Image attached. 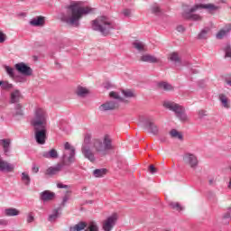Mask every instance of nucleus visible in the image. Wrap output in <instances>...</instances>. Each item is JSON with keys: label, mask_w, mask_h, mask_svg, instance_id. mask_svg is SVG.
<instances>
[{"label": "nucleus", "mask_w": 231, "mask_h": 231, "mask_svg": "<svg viewBox=\"0 0 231 231\" xmlns=\"http://www.w3.org/2000/svg\"><path fill=\"white\" fill-rule=\"evenodd\" d=\"M88 14H91V8L83 7L80 2H74L67 6V13L62 14L60 19L62 23H66L69 26L79 28L80 19H82L84 15H88Z\"/></svg>", "instance_id": "obj_1"}, {"label": "nucleus", "mask_w": 231, "mask_h": 231, "mask_svg": "<svg viewBox=\"0 0 231 231\" xmlns=\"http://www.w3.org/2000/svg\"><path fill=\"white\" fill-rule=\"evenodd\" d=\"M47 118L46 111L42 108L36 107L34 109V117L32 119L31 124L34 127V138L39 145L46 143Z\"/></svg>", "instance_id": "obj_2"}, {"label": "nucleus", "mask_w": 231, "mask_h": 231, "mask_svg": "<svg viewBox=\"0 0 231 231\" xmlns=\"http://www.w3.org/2000/svg\"><path fill=\"white\" fill-rule=\"evenodd\" d=\"M198 10H207L209 14H212V12L219 10V6L214 4H196L182 13L183 19H189L190 21H203V17L201 15L195 14Z\"/></svg>", "instance_id": "obj_3"}, {"label": "nucleus", "mask_w": 231, "mask_h": 231, "mask_svg": "<svg viewBox=\"0 0 231 231\" xmlns=\"http://www.w3.org/2000/svg\"><path fill=\"white\" fill-rule=\"evenodd\" d=\"M91 28L94 32H100L101 35L107 37L111 30L116 29V24L106 16H99L91 23Z\"/></svg>", "instance_id": "obj_4"}, {"label": "nucleus", "mask_w": 231, "mask_h": 231, "mask_svg": "<svg viewBox=\"0 0 231 231\" xmlns=\"http://www.w3.org/2000/svg\"><path fill=\"white\" fill-rule=\"evenodd\" d=\"M94 148L97 154L100 156H106L107 151H113V138L108 134H106L101 139H96L94 141Z\"/></svg>", "instance_id": "obj_5"}, {"label": "nucleus", "mask_w": 231, "mask_h": 231, "mask_svg": "<svg viewBox=\"0 0 231 231\" xmlns=\"http://www.w3.org/2000/svg\"><path fill=\"white\" fill-rule=\"evenodd\" d=\"M163 107L169 109V111H172L180 122L189 121V116H187V113H185V108L180 104H177L174 101H164Z\"/></svg>", "instance_id": "obj_6"}, {"label": "nucleus", "mask_w": 231, "mask_h": 231, "mask_svg": "<svg viewBox=\"0 0 231 231\" xmlns=\"http://www.w3.org/2000/svg\"><path fill=\"white\" fill-rule=\"evenodd\" d=\"M75 162H77V158L75 157V147L71 146V144L67 142L64 143L61 165H63V167H69V165L75 163Z\"/></svg>", "instance_id": "obj_7"}, {"label": "nucleus", "mask_w": 231, "mask_h": 231, "mask_svg": "<svg viewBox=\"0 0 231 231\" xmlns=\"http://www.w3.org/2000/svg\"><path fill=\"white\" fill-rule=\"evenodd\" d=\"M116 221H118V215L116 213L112 214L108 217L102 225V228L104 231H111L115 228L116 225Z\"/></svg>", "instance_id": "obj_8"}, {"label": "nucleus", "mask_w": 231, "mask_h": 231, "mask_svg": "<svg viewBox=\"0 0 231 231\" xmlns=\"http://www.w3.org/2000/svg\"><path fill=\"white\" fill-rule=\"evenodd\" d=\"M183 162L191 169H198V165L199 163V161H198V156L190 152H187L183 155Z\"/></svg>", "instance_id": "obj_9"}, {"label": "nucleus", "mask_w": 231, "mask_h": 231, "mask_svg": "<svg viewBox=\"0 0 231 231\" xmlns=\"http://www.w3.org/2000/svg\"><path fill=\"white\" fill-rule=\"evenodd\" d=\"M15 69L22 75H24L25 77H30L32 73H33V70L29 66L25 65L24 62L16 63L14 65Z\"/></svg>", "instance_id": "obj_10"}, {"label": "nucleus", "mask_w": 231, "mask_h": 231, "mask_svg": "<svg viewBox=\"0 0 231 231\" xmlns=\"http://www.w3.org/2000/svg\"><path fill=\"white\" fill-rule=\"evenodd\" d=\"M81 152L83 156L92 163L97 160V158H95V153L91 151V148L88 145L84 144L81 148Z\"/></svg>", "instance_id": "obj_11"}, {"label": "nucleus", "mask_w": 231, "mask_h": 231, "mask_svg": "<svg viewBox=\"0 0 231 231\" xmlns=\"http://www.w3.org/2000/svg\"><path fill=\"white\" fill-rule=\"evenodd\" d=\"M143 127H145L146 129H149L150 133H152V134H158V126L154 124V122H152V120L147 118L145 119L143 122Z\"/></svg>", "instance_id": "obj_12"}, {"label": "nucleus", "mask_w": 231, "mask_h": 231, "mask_svg": "<svg viewBox=\"0 0 231 231\" xmlns=\"http://www.w3.org/2000/svg\"><path fill=\"white\" fill-rule=\"evenodd\" d=\"M118 107V102L112 100L102 104L99 106V111H113V109H116Z\"/></svg>", "instance_id": "obj_13"}, {"label": "nucleus", "mask_w": 231, "mask_h": 231, "mask_svg": "<svg viewBox=\"0 0 231 231\" xmlns=\"http://www.w3.org/2000/svg\"><path fill=\"white\" fill-rule=\"evenodd\" d=\"M63 165L60 163L56 164L55 166H51L48 168L45 171L46 176H55L62 171Z\"/></svg>", "instance_id": "obj_14"}, {"label": "nucleus", "mask_w": 231, "mask_h": 231, "mask_svg": "<svg viewBox=\"0 0 231 231\" xmlns=\"http://www.w3.org/2000/svg\"><path fill=\"white\" fill-rule=\"evenodd\" d=\"M55 198V193L50 190H44L40 193V199L43 201V203H47V201H51Z\"/></svg>", "instance_id": "obj_15"}, {"label": "nucleus", "mask_w": 231, "mask_h": 231, "mask_svg": "<svg viewBox=\"0 0 231 231\" xmlns=\"http://www.w3.org/2000/svg\"><path fill=\"white\" fill-rule=\"evenodd\" d=\"M140 60L142 62H149L150 64H156L160 62V59L156 58L155 56H152L151 54H144L140 58Z\"/></svg>", "instance_id": "obj_16"}, {"label": "nucleus", "mask_w": 231, "mask_h": 231, "mask_svg": "<svg viewBox=\"0 0 231 231\" xmlns=\"http://www.w3.org/2000/svg\"><path fill=\"white\" fill-rule=\"evenodd\" d=\"M42 155L48 160H57V158H59V152H57V150L55 149H51L49 152H43Z\"/></svg>", "instance_id": "obj_17"}, {"label": "nucleus", "mask_w": 231, "mask_h": 231, "mask_svg": "<svg viewBox=\"0 0 231 231\" xmlns=\"http://www.w3.org/2000/svg\"><path fill=\"white\" fill-rule=\"evenodd\" d=\"M231 31V24L226 25L223 29H221L217 33V39H225L228 33H230Z\"/></svg>", "instance_id": "obj_18"}, {"label": "nucleus", "mask_w": 231, "mask_h": 231, "mask_svg": "<svg viewBox=\"0 0 231 231\" xmlns=\"http://www.w3.org/2000/svg\"><path fill=\"white\" fill-rule=\"evenodd\" d=\"M59 217H60V209L56 208L52 210L51 215H49L48 221H50V223H55Z\"/></svg>", "instance_id": "obj_19"}, {"label": "nucleus", "mask_w": 231, "mask_h": 231, "mask_svg": "<svg viewBox=\"0 0 231 231\" xmlns=\"http://www.w3.org/2000/svg\"><path fill=\"white\" fill-rule=\"evenodd\" d=\"M11 143H12V142L10 141V139H1L0 140V145H2L5 155H7L8 152H10V144Z\"/></svg>", "instance_id": "obj_20"}, {"label": "nucleus", "mask_w": 231, "mask_h": 231, "mask_svg": "<svg viewBox=\"0 0 231 231\" xmlns=\"http://www.w3.org/2000/svg\"><path fill=\"white\" fill-rule=\"evenodd\" d=\"M76 95L81 98H84L89 95V89L86 88L85 87L79 86L76 90Z\"/></svg>", "instance_id": "obj_21"}, {"label": "nucleus", "mask_w": 231, "mask_h": 231, "mask_svg": "<svg viewBox=\"0 0 231 231\" xmlns=\"http://www.w3.org/2000/svg\"><path fill=\"white\" fill-rule=\"evenodd\" d=\"M19 100H21V91L19 90L13 91L10 96V103L17 104Z\"/></svg>", "instance_id": "obj_22"}, {"label": "nucleus", "mask_w": 231, "mask_h": 231, "mask_svg": "<svg viewBox=\"0 0 231 231\" xmlns=\"http://www.w3.org/2000/svg\"><path fill=\"white\" fill-rule=\"evenodd\" d=\"M208 33H210V27H205L198 34V39L205 41L206 39H208Z\"/></svg>", "instance_id": "obj_23"}, {"label": "nucleus", "mask_w": 231, "mask_h": 231, "mask_svg": "<svg viewBox=\"0 0 231 231\" xmlns=\"http://www.w3.org/2000/svg\"><path fill=\"white\" fill-rule=\"evenodd\" d=\"M85 231H98V225L95 221L85 222Z\"/></svg>", "instance_id": "obj_24"}, {"label": "nucleus", "mask_w": 231, "mask_h": 231, "mask_svg": "<svg viewBox=\"0 0 231 231\" xmlns=\"http://www.w3.org/2000/svg\"><path fill=\"white\" fill-rule=\"evenodd\" d=\"M44 24V17L38 16L30 21L31 26H42Z\"/></svg>", "instance_id": "obj_25"}, {"label": "nucleus", "mask_w": 231, "mask_h": 231, "mask_svg": "<svg viewBox=\"0 0 231 231\" xmlns=\"http://www.w3.org/2000/svg\"><path fill=\"white\" fill-rule=\"evenodd\" d=\"M14 116H24V112H23V105L16 104L14 106V110L13 112Z\"/></svg>", "instance_id": "obj_26"}, {"label": "nucleus", "mask_w": 231, "mask_h": 231, "mask_svg": "<svg viewBox=\"0 0 231 231\" xmlns=\"http://www.w3.org/2000/svg\"><path fill=\"white\" fill-rule=\"evenodd\" d=\"M107 173V170L106 169H96L93 171V176L95 178H104V176H106V174Z\"/></svg>", "instance_id": "obj_27"}, {"label": "nucleus", "mask_w": 231, "mask_h": 231, "mask_svg": "<svg viewBox=\"0 0 231 231\" xmlns=\"http://www.w3.org/2000/svg\"><path fill=\"white\" fill-rule=\"evenodd\" d=\"M19 210L14 208H9L5 210V215L7 216L8 217L19 216Z\"/></svg>", "instance_id": "obj_28"}, {"label": "nucleus", "mask_w": 231, "mask_h": 231, "mask_svg": "<svg viewBox=\"0 0 231 231\" xmlns=\"http://www.w3.org/2000/svg\"><path fill=\"white\" fill-rule=\"evenodd\" d=\"M160 89H163V91H172L174 90V87L168 82H161L158 84Z\"/></svg>", "instance_id": "obj_29"}, {"label": "nucleus", "mask_w": 231, "mask_h": 231, "mask_svg": "<svg viewBox=\"0 0 231 231\" xmlns=\"http://www.w3.org/2000/svg\"><path fill=\"white\" fill-rule=\"evenodd\" d=\"M134 48H135V50H137L138 51H145V43H143V42L140 41H135L133 43Z\"/></svg>", "instance_id": "obj_30"}, {"label": "nucleus", "mask_w": 231, "mask_h": 231, "mask_svg": "<svg viewBox=\"0 0 231 231\" xmlns=\"http://www.w3.org/2000/svg\"><path fill=\"white\" fill-rule=\"evenodd\" d=\"M219 100L223 107H225L226 109H228L230 107V104H228V98L226 97V96H225V94H221L219 96Z\"/></svg>", "instance_id": "obj_31"}, {"label": "nucleus", "mask_w": 231, "mask_h": 231, "mask_svg": "<svg viewBox=\"0 0 231 231\" xmlns=\"http://www.w3.org/2000/svg\"><path fill=\"white\" fill-rule=\"evenodd\" d=\"M86 228V222H79L76 224L73 227L69 228V231H81Z\"/></svg>", "instance_id": "obj_32"}, {"label": "nucleus", "mask_w": 231, "mask_h": 231, "mask_svg": "<svg viewBox=\"0 0 231 231\" xmlns=\"http://www.w3.org/2000/svg\"><path fill=\"white\" fill-rule=\"evenodd\" d=\"M169 205L172 210H177V212H181V210H184V208L179 202H170Z\"/></svg>", "instance_id": "obj_33"}, {"label": "nucleus", "mask_w": 231, "mask_h": 231, "mask_svg": "<svg viewBox=\"0 0 231 231\" xmlns=\"http://www.w3.org/2000/svg\"><path fill=\"white\" fill-rule=\"evenodd\" d=\"M151 12L152 14H154V15H162V9L160 8V5H158V4H153L151 6Z\"/></svg>", "instance_id": "obj_34"}, {"label": "nucleus", "mask_w": 231, "mask_h": 231, "mask_svg": "<svg viewBox=\"0 0 231 231\" xmlns=\"http://www.w3.org/2000/svg\"><path fill=\"white\" fill-rule=\"evenodd\" d=\"M169 60L171 62H175V64H178V62H181V60L180 59V56L178 55V52H172L169 56Z\"/></svg>", "instance_id": "obj_35"}, {"label": "nucleus", "mask_w": 231, "mask_h": 231, "mask_svg": "<svg viewBox=\"0 0 231 231\" xmlns=\"http://www.w3.org/2000/svg\"><path fill=\"white\" fill-rule=\"evenodd\" d=\"M171 138H178V140H183V135L176 129H172L170 132Z\"/></svg>", "instance_id": "obj_36"}, {"label": "nucleus", "mask_w": 231, "mask_h": 231, "mask_svg": "<svg viewBox=\"0 0 231 231\" xmlns=\"http://www.w3.org/2000/svg\"><path fill=\"white\" fill-rule=\"evenodd\" d=\"M109 97L110 98H114L116 102H122L124 100V98L115 91L110 92Z\"/></svg>", "instance_id": "obj_37"}, {"label": "nucleus", "mask_w": 231, "mask_h": 231, "mask_svg": "<svg viewBox=\"0 0 231 231\" xmlns=\"http://www.w3.org/2000/svg\"><path fill=\"white\" fill-rule=\"evenodd\" d=\"M22 181H23L24 185H27V186L30 185V181H31L30 175H28V173L26 172H23Z\"/></svg>", "instance_id": "obj_38"}, {"label": "nucleus", "mask_w": 231, "mask_h": 231, "mask_svg": "<svg viewBox=\"0 0 231 231\" xmlns=\"http://www.w3.org/2000/svg\"><path fill=\"white\" fill-rule=\"evenodd\" d=\"M5 69L7 73V75H9V77H11V79H14L15 77V73L14 72V68H12L10 66H5Z\"/></svg>", "instance_id": "obj_39"}, {"label": "nucleus", "mask_w": 231, "mask_h": 231, "mask_svg": "<svg viewBox=\"0 0 231 231\" xmlns=\"http://www.w3.org/2000/svg\"><path fill=\"white\" fill-rule=\"evenodd\" d=\"M122 94L124 95L125 98H133L134 97V92L133 90H123Z\"/></svg>", "instance_id": "obj_40"}, {"label": "nucleus", "mask_w": 231, "mask_h": 231, "mask_svg": "<svg viewBox=\"0 0 231 231\" xmlns=\"http://www.w3.org/2000/svg\"><path fill=\"white\" fill-rule=\"evenodd\" d=\"M224 51L226 53L225 57H228L231 59V45H230V43H226L225 45Z\"/></svg>", "instance_id": "obj_41"}, {"label": "nucleus", "mask_w": 231, "mask_h": 231, "mask_svg": "<svg viewBox=\"0 0 231 231\" xmlns=\"http://www.w3.org/2000/svg\"><path fill=\"white\" fill-rule=\"evenodd\" d=\"M14 86L10 84L8 81H2V87L1 89H4L5 91H8V89H12Z\"/></svg>", "instance_id": "obj_42"}, {"label": "nucleus", "mask_w": 231, "mask_h": 231, "mask_svg": "<svg viewBox=\"0 0 231 231\" xmlns=\"http://www.w3.org/2000/svg\"><path fill=\"white\" fill-rule=\"evenodd\" d=\"M68 127H69V125H68L66 121H60V129H61L62 131H68Z\"/></svg>", "instance_id": "obj_43"}, {"label": "nucleus", "mask_w": 231, "mask_h": 231, "mask_svg": "<svg viewBox=\"0 0 231 231\" xmlns=\"http://www.w3.org/2000/svg\"><path fill=\"white\" fill-rule=\"evenodd\" d=\"M223 219H231V208H228L227 211L223 215Z\"/></svg>", "instance_id": "obj_44"}, {"label": "nucleus", "mask_w": 231, "mask_h": 231, "mask_svg": "<svg viewBox=\"0 0 231 231\" xmlns=\"http://www.w3.org/2000/svg\"><path fill=\"white\" fill-rule=\"evenodd\" d=\"M89 142H91V134H87L85 135L84 144L83 145H88V143H89Z\"/></svg>", "instance_id": "obj_45"}, {"label": "nucleus", "mask_w": 231, "mask_h": 231, "mask_svg": "<svg viewBox=\"0 0 231 231\" xmlns=\"http://www.w3.org/2000/svg\"><path fill=\"white\" fill-rule=\"evenodd\" d=\"M149 172H151L152 174H156V172H158V169H156L154 167V165H150L149 169H148Z\"/></svg>", "instance_id": "obj_46"}, {"label": "nucleus", "mask_w": 231, "mask_h": 231, "mask_svg": "<svg viewBox=\"0 0 231 231\" xmlns=\"http://www.w3.org/2000/svg\"><path fill=\"white\" fill-rule=\"evenodd\" d=\"M69 200V196L65 195L61 201V207H66V203Z\"/></svg>", "instance_id": "obj_47"}, {"label": "nucleus", "mask_w": 231, "mask_h": 231, "mask_svg": "<svg viewBox=\"0 0 231 231\" xmlns=\"http://www.w3.org/2000/svg\"><path fill=\"white\" fill-rule=\"evenodd\" d=\"M6 41V34L0 31V44H3Z\"/></svg>", "instance_id": "obj_48"}, {"label": "nucleus", "mask_w": 231, "mask_h": 231, "mask_svg": "<svg viewBox=\"0 0 231 231\" xmlns=\"http://www.w3.org/2000/svg\"><path fill=\"white\" fill-rule=\"evenodd\" d=\"M123 15H125V17H131V9L123 10Z\"/></svg>", "instance_id": "obj_49"}, {"label": "nucleus", "mask_w": 231, "mask_h": 231, "mask_svg": "<svg viewBox=\"0 0 231 231\" xmlns=\"http://www.w3.org/2000/svg\"><path fill=\"white\" fill-rule=\"evenodd\" d=\"M205 116H207V111L205 110L199 111V118H205Z\"/></svg>", "instance_id": "obj_50"}, {"label": "nucleus", "mask_w": 231, "mask_h": 231, "mask_svg": "<svg viewBox=\"0 0 231 231\" xmlns=\"http://www.w3.org/2000/svg\"><path fill=\"white\" fill-rule=\"evenodd\" d=\"M177 32H179L180 33H183V32H185V27H183V25H178L176 28Z\"/></svg>", "instance_id": "obj_51"}, {"label": "nucleus", "mask_w": 231, "mask_h": 231, "mask_svg": "<svg viewBox=\"0 0 231 231\" xmlns=\"http://www.w3.org/2000/svg\"><path fill=\"white\" fill-rule=\"evenodd\" d=\"M58 189H69V186L66 185V184H62V183H58L57 184Z\"/></svg>", "instance_id": "obj_52"}, {"label": "nucleus", "mask_w": 231, "mask_h": 231, "mask_svg": "<svg viewBox=\"0 0 231 231\" xmlns=\"http://www.w3.org/2000/svg\"><path fill=\"white\" fill-rule=\"evenodd\" d=\"M34 219L35 218L32 217V215L29 214L27 217V223H33Z\"/></svg>", "instance_id": "obj_53"}, {"label": "nucleus", "mask_w": 231, "mask_h": 231, "mask_svg": "<svg viewBox=\"0 0 231 231\" xmlns=\"http://www.w3.org/2000/svg\"><path fill=\"white\" fill-rule=\"evenodd\" d=\"M32 171V172H34V174H37V172H39V167H37L35 164H33Z\"/></svg>", "instance_id": "obj_54"}, {"label": "nucleus", "mask_w": 231, "mask_h": 231, "mask_svg": "<svg viewBox=\"0 0 231 231\" xmlns=\"http://www.w3.org/2000/svg\"><path fill=\"white\" fill-rule=\"evenodd\" d=\"M226 84L231 88V79H226Z\"/></svg>", "instance_id": "obj_55"}, {"label": "nucleus", "mask_w": 231, "mask_h": 231, "mask_svg": "<svg viewBox=\"0 0 231 231\" xmlns=\"http://www.w3.org/2000/svg\"><path fill=\"white\" fill-rule=\"evenodd\" d=\"M208 183H209V185H214V183H215L214 179H210V180H208Z\"/></svg>", "instance_id": "obj_56"}, {"label": "nucleus", "mask_w": 231, "mask_h": 231, "mask_svg": "<svg viewBox=\"0 0 231 231\" xmlns=\"http://www.w3.org/2000/svg\"><path fill=\"white\" fill-rule=\"evenodd\" d=\"M227 189H231V178L229 180V182H228V185H227Z\"/></svg>", "instance_id": "obj_57"}, {"label": "nucleus", "mask_w": 231, "mask_h": 231, "mask_svg": "<svg viewBox=\"0 0 231 231\" xmlns=\"http://www.w3.org/2000/svg\"><path fill=\"white\" fill-rule=\"evenodd\" d=\"M220 3H226V0H219Z\"/></svg>", "instance_id": "obj_58"}, {"label": "nucleus", "mask_w": 231, "mask_h": 231, "mask_svg": "<svg viewBox=\"0 0 231 231\" xmlns=\"http://www.w3.org/2000/svg\"><path fill=\"white\" fill-rule=\"evenodd\" d=\"M3 86V81H0V88H2Z\"/></svg>", "instance_id": "obj_59"}, {"label": "nucleus", "mask_w": 231, "mask_h": 231, "mask_svg": "<svg viewBox=\"0 0 231 231\" xmlns=\"http://www.w3.org/2000/svg\"><path fill=\"white\" fill-rule=\"evenodd\" d=\"M88 203H90V204H91V203H93V200H88Z\"/></svg>", "instance_id": "obj_60"}, {"label": "nucleus", "mask_w": 231, "mask_h": 231, "mask_svg": "<svg viewBox=\"0 0 231 231\" xmlns=\"http://www.w3.org/2000/svg\"><path fill=\"white\" fill-rule=\"evenodd\" d=\"M106 89H109V87H106Z\"/></svg>", "instance_id": "obj_61"}, {"label": "nucleus", "mask_w": 231, "mask_h": 231, "mask_svg": "<svg viewBox=\"0 0 231 231\" xmlns=\"http://www.w3.org/2000/svg\"><path fill=\"white\" fill-rule=\"evenodd\" d=\"M166 231H170V230H166Z\"/></svg>", "instance_id": "obj_62"}]
</instances>
